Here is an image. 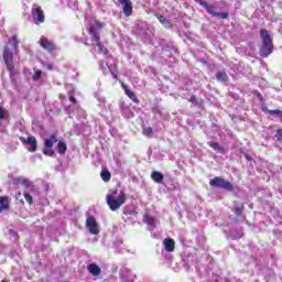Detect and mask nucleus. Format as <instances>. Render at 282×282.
Masks as SVG:
<instances>
[{
    "label": "nucleus",
    "instance_id": "1",
    "mask_svg": "<svg viewBox=\"0 0 282 282\" xmlns=\"http://www.w3.org/2000/svg\"><path fill=\"white\" fill-rule=\"evenodd\" d=\"M102 29V24L97 20H91L87 26L88 34L90 39H86L85 45H91L95 47V52L98 54H102L105 56V61L100 62L99 67L102 69L104 74L108 72L111 73L112 78H118V70L116 66V59L108 55L107 47L100 43V30Z\"/></svg>",
    "mask_w": 282,
    "mask_h": 282
},
{
    "label": "nucleus",
    "instance_id": "2",
    "mask_svg": "<svg viewBox=\"0 0 282 282\" xmlns=\"http://www.w3.org/2000/svg\"><path fill=\"white\" fill-rule=\"evenodd\" d=\"M19 50V39L17 35H13L10 40L8 45L4 47L3 51V61L9 69L10 74H14V52Z\"/></svg>",
    "mask_w": 282,
    "mask_h": 282
},
{
    "label": "nucleus",
    "instance_id": "3",
    "mask_svg": "<svg viewBox=\"0 0 282 282\" xmlns=\"http://www.w3.org/2000/svg\"><path fill=\"white\" fill-rule=\"evenodd\" d=\"M127 202L124 192L115 189L107 195V204L110 210H118Z\"/></svg>",
    "mask_w": 282,
    "mask_h": 282
},
{
    "label": "nucleus",
    "instance_id": "4",
    "mask_svg": "<svg viewBox=\"0 0 282 282\" xmlns=\"http://www.w3.org/2000/svg\"><path fill=\"white\" fill-rule=\"evenodd\" d=\"M260 37L262 42L260 55L262 56V58H268V55L272 54V48L274 47L272 44V37L265 29L260 31Z\"/></svg>",
    "mask_w": 282,
    "mask_h": 282
},
{
    "label": "nucleus",
    "instance_id": "5",
    "mask_svg": "<svg viewBox=\"0 0 282 282\" xmlns=\"http://www.w3.org/2000/svg\"><path fill=\"white\" fill-rule=\"evenodd\" d=\"M58 140L56 139V134L51 135L50 138L44 139V155H48V158H54L56 155V152H54V144H56Z\"/></svg>",
    "mask_w": 282,
    "mask_h": 282
},
{
    "label": "nucleus",
    "instance_id": "6",
    "mask_svg": "<svg viewBox=\"0 0 282 282\" xmlns=\"http://www.w3.org/2000/svg\"><path fill=\"white\" fill-rule=\"evenodd\" d=\"M209 184L215 188H224L225 191H232V184L219 176H216L209 181Z\"/></svg>",
    "mask_w": 282,
    "mask_h": 282
},
{
    "label": "nucleus",
    "instance_id": "7",
    "mask_svg": "<svg viewBox=\"0 0 282 282\" xmlns=\"http://www.w3.org/2000/svg\"><path fill=\"white\" fill-rule=\"evenodd\" d=\"M32 19L36 25L45 23V14L39 4H33L32 7Z\"/></svg>",
    "mask_w": 282,
    "mask_h": 282
},
{
    "label": "nucleus",
    "instance_id": "8",
    "mask_svg": "<svg viewBox=\"0 0 282 282\" xmlns=\"http://www.w3.org/2000/svg\"><path fill=\"white\" fill-rule=\"evenodd\" d=\"M203 8L208 12V14H212V17H216L217 19H228V13L226 12H215V8H213L210 4H208L205 1L199 0L198 1Z\"/></svg>",
    "mask_w": 282,
    "mask_h": 282
},
{
    "label": "nucleus",
    "instance_id": "9",
    "mask_svg": "<svg viewBox=\"0 0 282 282\" xmlns=\"http://www.w3.org/2000/svg\"><path fill=\"white\" fill-rule=\"evenodd\" d=\"M86 227L90 235H98V232H100V227H98V223L94 216L87 217Z\"/></svg>",
    "mask_w": 282,
    "mask_h": 282
},
{
    "label": "nucleus",
    "instance_id": "10",
    "mask_svg": "<svg viewBox=\"0 0 282 282\" xmlns=\"http://www.w3.org/2000/svg\"><path fill=\"white\" fill-rule=\"evenodd\" d=\"M39 45L43 47V50H46V52H54L56 50V46L54 45V42L48 40L45 36H42L39 41Z\"/></svg>",
    "mask_w": 282,
    "mask_h": 282
},
{
    "label": "nucleus",
    "instance_id": "11",
    "mask_svg": "<svg viewBox=\"0 0 282 282\" xmlns=\"http://www.w3.org/2000/svg\"><path fill=\"white\" fill-rule=\"evenodd\" d=\"M119 3L122 6L123 14L126 17H131L133 14V4L131 0H118Z\"/></svg>",
    "mask_w": 282,
    "mask_h": 282
},
{
    "label": "nucleus",
    "instance_id": "12",
    "mask_svg": "<svg viewBox=\"0 0 282 282\" xmlns=\"http://www.w3.org/2000/svg\"><path fill=\"white\" fill-rule=\"evenodd\" d=\"M20 141H21L22 144H29V145H30L29 151H30L31 153H34V151H36V147H37V144H36V138H34V137H28V138L25 139L24 137H21V138H20Z\"/></svg>",
    "mask_w": 282,
    "mask_h": 282
},
{
    "label": "nucleus",
    "instance_id": "13",
    "mask_svg": "<svg viewBox=\"0 0 282 282\" xmlns=\"http://www.w3.org/2000/svg\"><path fill=\"white\" fill-rule=\"evenodd\" d=\"M163 247L166 250V252H173L175 250V240L171 238H165L163 240Z\"/></svg>",
    "mask_w": 282,
    "mask_h": 282
},
{
    "label": "nucleus",
    "instance_id": "14",
    "mask_svg": "<svg viewBox=\"0 0 282 282\" xmlns=\"http://www.w3.org/2000/svg\"><path fill=\"white\" fill-rule=\"evenodd\" d=\"M144 221L145 224L149 226L150 230H153V228H155V226H158V219H155L152 216L145 215L144 216Z\"/></svg>",
    "mask_w": 282,
    "mask_h": 282
},
{
    "label": "nucleus",
    "instance_id": "15",
    "mask_svg": "<svg viewBox=\"0 0 282 282\" xmlns=\"http://www.w3.org/2000/svg\"><path fill=\"white\" fill-rule=\"evenodd\" d=\"M88 272L93 274V276H98L100 274L101 270L100 267H98L96 263H91L88 265Z\"/></svg>",
    "mask_w": 282,
    "mask_h": 282
},
{
    "label": "nucleus",
    "instance_id": "16",
    "mask_svg": "<svg viewBox=\"0 0 282 282\" xmlns=\"http://www.w3.org/2000/svg\"><path fill=\"white\" fill-rule=\"evenodd\" d=\"M121 276L127 281H133L135 279V275L131 274V271L127 268L121 270Z\"/></svg>",
    "mask_w": 282,
    "mask_h": 282
},
{
    "label": "nucleus",
    "instance_id": "17",
    "mask_svg": "<svg viewBox=\"0 0 282 282\" xmlns=\"http://www.w3.org/2000/svg\"><path fill=\"white\" fill-rule=\"evenodd\" d=\"M151 177L153 182H156V184H162L164 181V175L160 172H152Z\"/></svg>",
    "mask_w": 282,
    "mask_h": 282
},
{
    "label": "nucleus",
    "instance_id": "18",
    "mask_svg": "<svg viewBox=\"0 0 282 282\" xmlns=\"http://www.w3.org/2000/svg\"><path fill=\"white\" fill-rule=\"evenodd\" d=\"M10 205V200L6 196L0 197V213L7 210L8 206Z\"/></svg>",
    "mask_w": 282,
    "mask_h": 282
},
{
    "label": "nucleus",
    "instance_id": "19",
    "mask_svg": "<svg viewBox=\"0 0 282 282\" xmlns=\"http://www.w3.org/2000/svg\"><path fill=\"white\" fill-rule=\"evenodd\" d=\"M122 87L124 89V94L130 98V100H133V102L138 101V97H135V93L131 91L124 84H122Z\"/></svg>",
    "mask_w": 282,
    "mask_h": 282
},
{
    "label": "nucleus",
    "instance_id": "20",
    "mask_svg": "<svg viewBox=\"0 0 282 282\" xmlns=\"http://www.w3.org/2000/svg\"><path fill=\"white\" fill-rule=\"evenodd\" d=\"M57 152L59 155H65V153H67V144L64 141L57 143Z\"/></svg>",
    "mask_w": 282,
    "mask_h": 282
},
{
    "label": "nucleus",
    "instance_id": "21",
    "mask_svg": "<svg viewBox=\"0 0 282 282\" xmlns=\"http://www.w3.org/2000/svg\"><path fill=\"white\" fill-rule=\"evenodd\" d=\"M100 177L101 180H104V182H109V180H111V173L109 172V170L104 169L100 173Z\"/></svg>",
    "mask_w": 282,
    "mask_h": 282
},
{
    "label": "nucleus",
    "instance_id": "22",
    "mask_svg": "<svg viewBox=\"0 0 282 282\" xmlns=\"http://www.w3.org/2000/svg\"><path fill=\"white\" fill-rule=\"evenodd\" d=\"M216 78L217 80H219L220 83H225V80H228V75L224 72H218L216 74Z\"/></svg>",
    "mask_w": 282,
    "mask_h": 282
},
{
    "label": "nucleus",
    "instance_id": "23",
    "mask_svg": "<svg viewBox=\"0 0 282 282\" xmlns=\"http://www.w3.org/2000/svg\"><path fill=\"white\" fill-rule=\"evenodd\" d=\"M209 147L214 149V151H217V153H224V148H221L217 142L209 143Z\"/></svg>",
    "mask_w": 282,
    "mask_h": 282
},
{
    "label": "nucleus",
    "instance_id": "24",
    "mask_svg": "<svg viewBox=\"0 0 282 282\" xmlns=\"http://www.w3.org/2000/svg\"><path fill=\"white\" fill-rule=\"evenodd\" d=\"M122 116L124 117V118H133V113H132V111H131V109H129V108H123L122 109Z\"/></svg>",
    "mask_w": 282,
    "mask_h": 282
},
{
    "label": "nucleus",
    "instance_id": "25",
    "mask_svg": "<svg viewBox=\"0 0 282 282\" xmlns=\"http://www.w3.org/2000/svg\"><path fill=\"white\" fill-rule=\"evenodd\" d=\"M143 135H147V138H153V128L151 127L144 128Z\"/></svg>",
    "mask_w": 282,
    "mask_h": 282
},
{
    "label": "nucleus",
    "instance_id": "26",
    "mask_svg": "<svg viewBox=\"0 0 282 282\" xmlns=\"http://www.w3.org/2000/svg\"><path fill=\"white\" fill-rule=\"evenodd\" d=\"M216 282H241V281L237 280L236 278H232L231 280H228L226 278H219L216 280Z\"/></svg>",
    "mask_w": 282,
    "mask_h": 282
},
{
    "label": "nucleus",
    "instance_id": "27",
    "mask_svg": "<svg viewBox=\"0 0 282 282\" xmlns=\"http://www.w3.org/2000/svg\"><path fill=\"white\" fill-rule=\"evenodd\" d=\"M159 21H160V23H162V25H165V28H169L170 23L165 17H163V15L159 17Z\"/></svg>",
    "mask_w": 282,
    "mask_h": 282
},
{
    "label": "nucleus",
    "instance_id": "28",
    "mask_svg": "<svg viewBox=\"0 0 282 282\" xmlns=\"http://www.w3.org/2000/svg\"><path fill=\"white\" fill-rule=\"evenodd\" d=\"M43 72L40 69H35V73L33 74V80H39L42 76Z\"/></svg>",
    "mask_w": 282,
    "mask_h": 282
},
{
    "label": "nucleus",
    "instance_id": "29",
    "mask_svg": "<svg viewBox=\"0 0 282 282\" xmlns=\"http://www.w3.org/2000/svg\"><path fill=\"white\" fill-rule=\"evenodd\" d=\"M24 198L28 202V204H32L33 203L32 195H30V193L24 192Z\"/></svg>",
    "mask_w": 282,
    "mask_h": 282
},
{
    "label": "nucleus",
    "instance_id": "30",
    "mask_svg": "<svg viewBox=\"0 0 282 282\" xmlns=\"http://www.w3.org/2000/svg\"><path fill=\"white\" fill-rule=\"evenodd\" d=\"M68 7H69L72 10H78V2H77V1L68 2Z\"/></svg>",
    "mask_w": 282,
    "mask_h": 282
},
{
    "label": "nucleus",
    "instance_id": "31",
    "mask_svg": "<svg viewBox=\"0 0 282 282\" xmlns=\"http://www.w3.org/2000/svg\"><path fill=\"white\" fill-rule=\"evenodd\" d=\"M8 116V111L0 107V120H3Z\"/></svg>",
    "mask_w": 282,
    "mask_h": 282
},
{
    "label": "nucleus",
    "instance_id": "32",
    "mask_svg": "<svg viewBox=\"0 0 282 282\" xmlns=\"http://www.w3.org/2000/svg\"><path fill=\"white\" fill-rule=\"evenodd\" d=\"M68 97H69V100H70L73 104H76V98L74 97V93L69 91V93H68Z\"/></svg>",
    "mask_w": 282,
    "mask_h": 282
},
{
    "label": "nucleus",
    "instance_id": "33",
    "mask_svg": "<svg viewBox=\"0 0 282 282\" xmlns=\"http://www.w3.org/2000/svg\"><path fill=\"white\" fill-rule=\"evenodd\" d=\"M241 210H243V205L236 207V215H241Z\"/></svg>",
    "mask_w": 282,
    "mask_h": 282
},
{
    "label": "nucleus",
    "instance_id": "34",
    "mask_svg": "<svg viewBox=\"0 0 282 282\" xmlns=\"http://www.w3.org/2000/svg\"><path fill=\"white\" fill-rule=\"evenodd\" d=\"M23 184H24V186H32V183L30 181H28V180H24Z\"/></svg>",
    "mask_w": 282,
    "mask_h": 282
},
{
    "label": "nucleus",
    "instance_id": "35",
    "mask_svg": "<svg viewBox=\"0 0 282 282\" xmlns=\"http://www.w3.org/2000/svg\"><path fill=\"white\" fill-rule=\"evenodd\" d=\"M278 111H280V110H269V113H270V116H274V115L276 116Z\"/></svg>",
    "mask_w": 282,
    "mask_h": 282
},
{
    "label": "nucleus",
    "instance_id": "36",
    "mask_svg": "<svg viewBox=\"0 0 282 282\" xmlns=\"http://www.w3.org/2000/svg\"><path fill=\"white\" fill-rule=\"evenodd\" d=\"M191 102H197V98H195V96H192L189 99Z\"/></svg>",
    "mask_w": 282,
    "mask_h": 282
},
{
    "label": "nucleus",
    "instance_id": "37",
    "mask_svg": "<svg viewBox=\"0 0 282 282\" xmlns=\"http://www.w3.org/2000/svg\"><path fill=\"white\" fill-rule=\"evenodd\" d=\"M46 67L47 69H52V64H48Z\"/></svg>",
    "mask_w": 282,
    "mask_h": 282
},
{
    "label": "nucleus",
    "instance_id": "38",
    "mask_svg": "<svg viewBox=\"0 0 282 282\" xmlns=\"http://www.w3.org/2000/svg\"><path fill=\"white\" fill-rule=\"evenodd\" d=\"M2 282H6V281H2Z\"/></svg>",
    "mask_w": 282,
    "mask_h": 282
}]
</instances>
